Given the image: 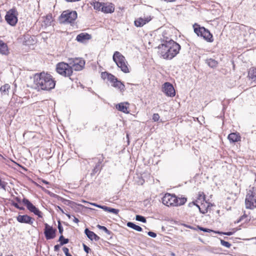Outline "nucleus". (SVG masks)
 Segmentation results:
<instances>
[{
  "label": "nucleus",
  "instance_id": "f257e3e1",
  "mask_svg": "<svg viewBox=\"0 0 256 256\" xmlns=\"http://www.w3.org/2000/svg\"><path fill=\"white\" fill-rule=\"evenodd\" d=\"M34 83L38 90L49 91L54 88L56 81L50 73L43 71L34 74Z\"/></svg>",
  "mask_w": 256,
  "mask_h": 256
},
{
  "label": "nucleus",
  "instance_id": "f03ea898",
  "mask_svg": "<svg viewBox=\"0 0 256 256\" xmlns=\"http://www.w3.org/2000/svg\"><path fill=\"white\" fill-rule=\"evenodd\" d=\"M180 50V45L170 40L166 41L158 46V53L164 58L170 60L179 53Z\"/></svg>",
  "mask_w": 256,
  "mask_h": 256
},
{
  "label": "nucleus",
  "instance_id": "7ed1b4c3",
  "mask_svg": "<svg viewBox=\"0 0 256 256\" xmlns=\"http://www.w3.org/2000/svg\"><path fill=\"white\" fill-rule=\"evenodd\" d=\"M112 59L123 72L129 73L130 72V66L125 57L120 52L118 51L115 52L113 54Z\"/></svg>",
  "mask_w": 256,
  "mask_h": 256
},
{
  "label": "nucleus",
  "instance_id": "20e7f679",
  "mask_svg": "<svg viewBox=\"0 0 256 256\" xmlns=\"http://www.w3.org/2000/svg\"><path fill=\"white\" fill-rule=\"evenodd\" d=\"M186 202V198H178L174 194H166L162 198L164 204L166 206H178L184 204Z\"/></svg>",
  "mask_w": 256,
  "mask_h": 256
},
{
  "label": "nucleus",
  "instance_id": "39448f33",
  "mask_svg": "<svg viewBox=\"0 0 256 256\" xmlns=\"http://www.w3.org/2000/svg\"><path fill=\"white\" fill-rule=\"evenodd\" d=\"M91 4L94 10L104 14H112L115 10L114 5L111 2H102L95 0Z\"/></svg>",
  "mask_w": 256,
  "mask_h": 256
},
{
  "label": "nucleus",
  "instance_id": "423d86ee",
  "mask_svg": "<svg viewBox=\"0 0 256 256\" xmlns=\"http://www.w3.org/2000/svg\"><path fill=\"white\" fill-rule=\"evenodd\" d=\"M194 32L198 36L204 38L206 42H212L214 41L212 34L209 30L203 26H200L198 24L193 25Z\"/></svg>",
  "mask_w": 256,
  "mask_h": 256
},
{
  "label": "nucleus",
  "instance_id": "0eeeda50",
  "mask_svg": "<svg viewBox=\"0 0 256 256\" xmlns=\"http://www.w3.org/2000/svg\"><path fill=\"white\" fill-rule=\"evenodd\" d=\"M56 72L60 76L69 78L71 79L70 76L73 74V70L72 66L64 62H60L56 64Z\"/></svg>",
  "mask_w": 256,
  "mask_h": 256
},
{
  "label": "nucleus",
  "instance_id": "6e6552de",
  "mask_svg": "<svg viewBox=\"0 0 256 256\" xmlns=\"http://www.w3.org/2000/svg\"><path fill=\"white\" fill-rule=\"evenodd\" d=\"M77 18L76 11L66 10L64 11L59 17V21L62 24H72Z\"/></svg>",
  "mask_w": 256,
  "mask_h": 256
},
{
  "label": "nucleus",
  "instance_id": "1a4fd4ad",
  "mask_svg": "<svg viewBox=\"0 0 256 256\" xmlns=\"http://www.w3.org/2000/svg\"><path fill=\"white\" fill-rule=\"evenodd\" d=\"M246 208L254 209L256 208V189L252 187L249 190L246 195L245 200Z\"/></svg>",
  "mask_w": 256,
  "mask_h": 256
},
{
  "label": "nucleus",
  "instance_id": "9d476101",
  "mask_svg": "<svg viewBox=\"0 0 256 256\" xmlns=\"http://www.w3.org/2000/svg\"><path fill=\"white\" fill-rule=\"evenodd\" d=\"M18 13L16 8L9 10L5 16L6 22L12 26H15L18 22Z\"/></svg>",
  "mask_w": 256,
  "mask_h": 256
},
{
  "label": "nucleus",
  "instance_id": "9b49d317",
  "mask_svg": "<svg viewBox=\"0 0 256 256\" xmlns=\"http://www.w3.org/2000/svg\"><path fill=\"white\" fill-rule=\"evenodd\" d=\"M70 64L72 66V70H81L85 65V60L82 58H75L69 59Z\"/></svg>",
  "mask_w": 256,
  "mask_h": 256
},
{
  "label": "nucleus",
  "instance_id": "f8f14e48",
  "mask_svg": "<svg viewBox=\"0 0 256 256\" xmlns=\"http://www.w3.org/2000/svg\"><path fill=\"white\" fill-rule=\"evenodd\" d=\"M162 90L167 96L174 97L176 96L174 88L169 82H166L162 85Z\"/></svg>",
  "mask_w": 256,
  "mask_h": 256
},
{
  "label": "nucleus",
  "instance_id": "ddd939ff",
  "mask_svg": "<svg viewBox=\"0 0 256 256\" xmlns=\"http://www.w3.org/2000/svg\"><path fill=\"white\" fill-rule=\"evenodd\" d=\"M22 202L26 205L28 210L38 216L39 218H42V212L30 202L28 199L24 198Z\"/></svg>",
  "mask_w": 256,
  "mask_h": 256
},
{
  "label": "nucleus",
  "instance_id": "4468645a",
  "mask_svg": "<svg viewBox=\"0 0 256 256\" xmlns=\"http://www.w3.org/2000/svg\"><path fill=\"white\" fill-rule=\"evenodd\" d=\"M44 225V233L46 238L47 240L54 239L56 236V228H54L47 223H45Z\"/></svg>",
  "mask_w": 256,
  "mask_h": 256
},
{
  "label": "nucleus",
  "instance_id": "2eb2a0df",
  "mask_svg": "<svg viewBox=\"0 0 256 256\" xmlns=\"http://www.w3.org/2000/svg\"><path fill=\"white\" fill-rule=\"evenodd\" d=\"M152 19V18L150 16H148L144 18L140 17L134 20V24L136 27H142L150 22Z\"/></svg>",
  "mask_w": 256,
  "mask_h": 256
},
{
  "label": "nucleus",
  "instance_id": "dca6fc26",
  "mask_svg": "<svg viewBox=\"0 0 256 256\" xmlns=\"http://www.w3.org/2000/svg\"><path fill=\"white\" fill-rule=\"evenodd\" d=\"M100 76L103 80H107L110 82L111 84L114 82V81L118 78L114 75L107 72H102L100 74Z\"/></svg>",
  "mask_w": 256,
  "mask_h": 256
},
{
  "label": "nucleus",
  "instance_id": "f3484780",
  "mask_svg": "<svg viewBox=\"0 0 256 256\" xmlns=\"http://www.w3.org/2000/svg\"><path fill=\"white\" fill-rule=\"evenodd\" d=\"M16 220L20 223H25L30 224H32L33 223L32 218L26 214L18 215L16 217Z\"/></svg>",
  "mask_w": 256,
  "mask_h": 256
},
{
  "label": "nucleus",
  "instance_id": "a211bd4d",
  "mask_svg": "<svg viewBox=\"0 0 256 256\" xmlns=\"http://www.w3.org/2000/svg\"><path fill=\"white\" fill-rule=\"evenodd\" d=\"M91 38L92 36L86 32H82L78 34L76 37V40L82 43L85 42Z\"/></svg>",
  "mask_w": 256,
  "mask_h": 256
},
{
  "label": "nucleus",
  "instance_id": "6ab92c4d",
  "mask_svg": "<svg viewBox=\"0 0 256 256\" xmlns=\"http://www.w3.org/2000/svg\"><path fill=\"white\" fill-rule=\"evenodd\" d=\"M35 43L36 42L32 36L28 34H24V40L22 42L24 45L30 46L34 45Z\"/></svg>",
  "mask_w": 256,
  "mask_h": 256
},
{
  "label": "nucleus",
  "instance_id": "aec40b11",
  "mask_svg": "<svg viewBox=\"0 0 256 256\" xmlns=\"http://www.w3.org/2000/svg\"><path fill=\"white\" fill-rule=\"evenodd\" d=\"M130 105V104L128 102H120L116 104V110L121 112H128V110Z\"/></svg>",
  "mask_w": 256,
  "mask_h": 256
},
{
  "label": "nucleus",
  "instance_id": "412c9836",
  "mask_svg": "<svg viewBox=\"0 0 256 256\" xmlns=\"http://www.w3.org/2000/svg\"><path fill=\"white\" fill-rule=\"evenodd\" d=\"M112 86L118 90L122 93H123L126 90L124 84L118 78L114 81V82L112 84Z\"/></svg>",
  "mask_w": 256,
  "mask_h": 256
},
{
  "label": "nucleus",
  "instance_id": "4be33fe9",
  "mask_svg": "<svg viewBox=\"0 0 256 256\" xmlns=\"http://www.w3.org/2000/svg\"><path fill=\"white\" fill-rule=\"evenodd\" d=\"M84 233L86 235L87 237L91 240H94L96 242H98L100 239V238L98 235L94 234L93 232L89 230L88 228L85 229Z\"/></svg>",
  "mask_w": 256,
  "mask_h": 256
},
{
  "label": "nucleus",
  "instance_id": "5701e85b",
  "mask_svg": "<svg viewBox=\"0 0 256 256\" xmlns=\"http://www.w3.org/2000/svg\"><path fill=\"white\" fill-rule=\"evenodd\" d=\"M0 53L6 55L9 53L7 44L2 40H0Z\"/></svg>",
  "mask_w": 256,
  "mask_h": 256
},
{
  "label": "nucleus",
  "instance_id": "b1692460",
  "mask_svg": "<svg viewBox=\"0 0 256 256\" xmlns=\"http://www.w3.org/2000/svg\"><path fill=\"white\" fill-rule=\"evenodd\" d=\"M10 90V86L6 84L2 86L0 88V91L3 95H8Z\"/></svg>",
  "mask_w": 256,
  "mask_h": 256
},
{
  "label": "nucleus",
  "instance_id": "393cba45",
  "mask_svg": "<svg viewBox=\"0 0 256 256\" xmlns=\"http://www.w3.org/2000/svg\"><path fill=\"white\" fill-rule=\"evenodd\" d=\"M206 63L212 68H216L218 64V62L212 58H207Z\"/></svg>",
  "mask_w": 256,
  "mask_h": 256
},
{
  "label": "nucleus",
  "instance_id": "a878e982",
  "mask_svg": "<svg viewBox=\"0 0 256 256\" xmlns=\"http://www.w3.org/2000/svg\"><path fill=\"white\" fill-rule=\"evenodd\" d=\"M43 22L46 26H50L53 21L52 16L51 14H47L45 16L43 17Z\"/></svg>",
  "mask_w": 256,
  "mask_h": 256
},
{
  "label": "nucleus",
  "instance_id": "bb28decb",
  "mask_svg": "<svg viewBox=\"0 0 256 256\" xmlns=\"http://www.w3.org/2000/svg\"><path fill=\"white\" fill-rule=\"evenodd\" d=\"M240 137L236 133H231L228 136V139L230 142H237L240 140Z\"/></svg>",
  "mask_w": 256,
  "mask_h": 256
},
{
  "label": "nucleus",
  "instance_id": "cd10ccee",
  "mask_svg": "<svg viewBox=\"0 0 256 256\" xmlns=\"http://www.w3.org/2000/svg\"><path fill=\"white\" fill-rule=\"evenodd\" d=\"M248 76L250 78L256 82V68H252L248 72Z\"/></svg>",
  "mask_w": 256,
  "mask_h": 256
},
{
  "label": "nucleus",
  "instance_id": "c85d7f7f",
  "mask_svg": "<svg viewBox=\"0 0 256 256\" xmlns=\"http://www.w3.org/2000/svg\"><path fill=\"white\" fill-rule=\"evenodd\" d=\"M126 226L138 232H142V228L140 226H138L132 222H127Z\"/></svg>",
  "mask_w": 256,
  "mask_h": 256
},
{
  "label": "nucleus",
  "instance_id": "c756f323",
  "mask_svg": "<svg viewBox=\"0 0 256 256\" xmlns=\"http://www.w3.org/2000/svg\"><path fill=\"white\" fill-rule=\"evenodd\" d=\"M58 241L60 242V245L63 246L68 244L69 242V240L68 238H65L62 234L59 238Z\"/></svg>",
  "mask_w": 256,
  "mask_h": 256
},
{
  "label": "nucleus",
  "instance_id": "7c9ffc66",
  "mask_svg": "<svg viewBox=\"0 0 256 256\" xmlns=\"http://www.w3.org/2000/svg\"><path fill=\"white\" fill-rule=\"evenodd\" d=\"M97 227L101 230H104L106 234L110 235L112 234V232L108 230L106 226H102L100 224L97 226Z\"/></svg>",
  "mask_w": 256,
  "mask_h": 256
},
{
  "label": "nucleus",
  "instance_id": "2f4dec72",
  "mask_svg": "<svg viewBox=\"0 0 256 256\" xmlns=\"http://www.w3.org/2000/svg\"><path fill=\"white\" fill-rule=\"evenodd\" d=\"M136 220L137 221L141 222L144 223H146V218L140 215H136Z\"/></svg>",
  "mask_w": 256,
  "mask_h": 256
},
{
  "label": "nucleus",
  "instance_id": "473e14b6",
  "mask_svg": "<svg viewBox=\"0 0 256 256\" xmlns=\"http://www.w3.org/2000/svg\"><path fill=\"white\" fill-rule=\"evenodd\" d=\"M220 244L222 246L227 248H230L231 246V244L228 242H226L223 240H220Z\"/></svg>",
  "mask_w": 256,
  "mask_h": 256
},
{
  "label": "nucleus",
  "instance_id": "72a5a7b5",
  "mask_svg": "<svg viewBox=\"0 0 256 256\" xmlns=\"http://www.w3.org/2000/svg\"><path fill=\"white\" fill-rule=\"evenodd\" d=\"M108 212H112L115 214H118L119 212V210L109 207Z\"/></svg>",
  "mask_w": 256,
  "mask_h": 256
},
{
  "label": "nucleus",
  "instance_id": "f704fd0d",
  "mask_svg": "<svg viewBox=\"0 0 256 256\" xmlns=\"http://www.w3.org/2000/svg\"><path fill=\"white\" fill-rule=\"evenodd\" d=\"M58 232H59V233L61 234V235L62 234V232H63V231H64V229H63V227L62 226L61 224V223L60 222V221H58Z\"/></svg>",
  "mask_w": 256,
  "mask_h": 256
},
{
  "label": "nucleus",
  "instance_id": "c9c22d12",
  "mask_svg": "<svg viewBox=\"0 0 256 256\" xmlns=\"http://www.w3.org/2000/svg\"><path fill=\"white\" fill-rule=\"evenodd\" d=\"M60 200L63 204H66V205H69L72 202V201L67 200L62 198H60Z\"/></svg>",
  "mask_w": 256,
  "mask_h": 256
},
{
  "label": "nucleus",
  "instance_id": "e433bc0d",
  "mask_svg": "<svg viewBox=\"0 0 256 256\" xmlns=\"http://www.w3.org/2000/svg\"><path fill=\"white\" fill-rule=\"evenodd\" d=\"M60 200L63 204H66V205H69L72 202V201L67 200L62 198H60Z\"/></svg>",
  "mask_w": 256,
  "mask_h": 256
},
{
  "label": "nucleus",
  "instance_id": "4c0bfd02",
  "mask_svg": "<svg viewBox=\"0 0 256 256\" xmlns=\"http://www.w3.org/2000/svg\"><path fill=\"white\" fill-rule=\"evenodd\" d=\"M62 250H63V252H64L66 256H72V254H70V253H69V250H68V248H66V247H64L62 248Z\"/></svg>",
  "mask_w": 256,
  "mask_h": 256
},
{
  "label": "nucleus",
  "instance_id": "58836bf2",
  "mask_svg": "<svg viewBox=\"0 0 256 256\" xmlns=\"http://www.w3.org/2000/svg\"><path fill=\"white\" fill-rule=\"evenodd\" d=\"M152 119L155 122H158L160 120V116L158 114V113H154L152 116Z\"/></svg>",
  "mask_w": 256,
  "mask_h": 256
},
{
  "label": "nucleus",
  "instance_id": "ea45409f",
  "mask_svg": "<svg viewBox=\"0 0 256 256\" xmlns=\"http://www.w3.org/2000/svg\"><path fill=\"white\" fill-rule=\"evenodd\" d=\"M198 228L202 230V231H203L204 232H210L211 231H212V230H210V229H208V228H202V227H200V226H198Z\"/></svg>",
  "mask_w": 256,
  "mask_h": 256
},
{
  "label": "nucleus",
  "instance_id": "a19ab883",
  "mask_svg": "<svg viewBox=\"0 0 256 256\" xmlns=\"http://www.w3.org/2000/svg\"><path fill=\"white\" fill-rule=\"evenodd\" d=\"M83 247H84V252L87 254H88L90 252V248L84 244H83Z\"/></svg>",
  "mask_w": 256,
  "mask_h": 256
},
{
  "label": "nucleus",
  "instance_id": "79ce46f5",
  "mask_svg": "<svg viewBox=\"0 0 256 256\" xmlns=\"http://www.w3.org/2000/svg\"><path fill=\"white\" fill-rule=\"evenodd\" d=\"M148 234L150 236L152 237V238H156V234L153 232H148Z\"/></svg>",
  "mask_w": 256,
  "mask_h": 256
},
{
  "label": "nucleus",
  "instance_id": "37998d69",
  "mask_svg": "<svg viewBox=\"0 0 256 256\" xmlns=\"http://www.w3.org/2000/svg\"><path fill=\"white\" fill-rule=\"evenodd\" d=\"M218 233H219V234H224L227 235V236H231V235L233 234L234 232H218Z\"/></svg>",
  "mask_w": 256,
  "mask_h": 256
},
{
  "label": "nucleus",
  "instance_id": "c03bdc74",
  "mask_svg": "<svg viewBox=\"0 0 256 256\" xmlns=\"http://www.w3.org/2000/svg\"><path fill=\"white\" fill-rule=\"evenodd\" d=\"M108 208L109 207L105 206H101L100 208L104 210L106 212H108Z\"/></svg>",
  "mask_w": 256,
  "mask_h": 256
},
{
  "label": "nucleus",
  "instance_id": "a18cd8bd",
  "mask_svg": "<svg viewBox=\"0 0 256 256\" xmlns=\"http://www.w3.org/2000/svg\"><path fill=\"white\" fill-rule=\"evenodd\" d=\"M60 244H56V245H55L54 246V250L55 252H58L59 250H60Z\"/></svg>",
  "mask_w": 256,
  "mask_h": 256
},
{
  "label": "nucleus",
  "instance_id": "49530a36",
  "mask_svg": "<svg viewBox=\"0 0 256 256\" xmlns=\"http://www.w3.org/2000/svg\"><path fill=\"white\" fill-rule=\"evenodd\" d=\"M90 204L92 205V206H96L97 208H100L101 205L98 204H97L90 202Z\"/></svg>",
  "mask_w": 256,
  "mask_h": 256
},
{
  "label": "nucleus",
  "instance_id": "de8ad7c7",
  "mask_svg": "<svg viewBox=\"0 0 256 256\" xmlns=\"http://www.w3.org/2000/svg\"><path fill=\"white\" fill-rule=\"evenodd\" d=\"M73 217V221L76 223H78L79 222V220L78 218H76L74 216H72Z\"/></svg>",
  "mask_w": 256,
  "mask_h": 256
},
{
  "label": "nucleus",
  "instance_id": "09e8293b",
  "mask_svg": "<svg viewBox=\"0 0 256 256\" xmlns=\"http://www.w3.org/2000/svg\"><path fill=\"white\" fill-rule=\"evenodd\" d=\"M12 205L13 206H14L16 208H19V205L17 203H16V202H12Z\"/></svg>",
  "mask_w": 256,
  "mask_h": 256
},
{
  "label": "nucleus",
  "instance_id": "8fccbe9b",
  "mask_svg": "<svg viewBox=\"0 0 256 256\" xmlns=\"http://www.w3.org/2000/svg\"><path fill=\"white\" fill-rule=\"evenodd\" d=\"M0 187H1L2 188L4 189L5 188V184H4L2 183V180H0Z\"/></svg>",
  "mask_w": 256,
  "mask_h": 256
},
{
  "label": "nucleus",
  "instance_id": "3c124183",
  "mask_svg": "<svg viewBox=\"0 0 256 256\" xmlns=\"http://www.w3.org/2000/svg\"><path fill=\"white\" fill-rule=\"evenodd\" d=\"M56 210H60L62 213L64 214L63 210L59 206H56Z\"/></svg>",
  "mask_w": 256,
  "mask_h": 256
},
{
  "label": "nucleus",
  "instance_id": "603ef678",
  "mask_svg": "<svg viewBox=\"0 0 256 256\" xmlns=\"http://www.w3.org/2000/svg\"><path fill=\"white\" fill-rule=\"evenodd\" d=\"M14 199L16 200L18 202H21V200L20 198L18 197H15L14 198Z\"/></svg>",
  "mask_w": 256,
  "mask_h": 256
},
{
  "label": "nucleus",
  "instance_id": "864d4df0",
  "mask_svg": "<svg viewBox=\"0 0 256 256\" xmlns=\"http://www.w3.org/2000/svg\"><path fill=\"white\" fill-rule=\"evenodd\" d=\"M101 157H102V159L100 158L99 160H98V163L99 164L102 163V160H103L104 158L103 157V155L102 154L101 155Z\"/></svg>",
  "mask_w": 256,
  "mask_h": 256
},
{
  "label": "nucleus",
  "instance_id": "5fc2aeb1",
  "mask_svg": "<svg viewBox=\"0 0 256 256\" xmlns=\"http://www.w3.org/2000/svg\"><path fill=\"white\" fill-rule=\"evenodd\" d=\"M66 214V216L69 218H70L72 216L68 214Z\"/></svg>",
  "mask_w": 256,
  "mask_h": 256
},
{
  "label": "nucleus",
  "instance_id": "6e6d98bb",
  "mask_svg": "<svg viewBox=\"0 0 256 256\" xmlns=\"http://www.w3.org/2000/svg\"><path fill=\"white\" fill-rule=\"evenodd\" d=\"M18 209H19L20 210H24V207H20L19 206V208H18Z\"/></svg>",
  "mask_w": 256,
  "mask_h": 256
},
{
  "label": "nucleus",
  "instance_id": "4d7b16f0",
  "mask_svg": "<svg viewBox=\"0 0 256 256\" xmlns=\"http://www.w3.org/2000/svg\"><path fill=\"white\" fill-rule=\"evenodd\" d=\"M99 165H97L96 166V167L94 168V172H96V169L98 168V166Z\"/></svg>",
  "mask_w": 256,
  "mask_h": 256
},
{
  "label": "nucleus",
  "instance_id": "13d9d810",
  "mask_svg": "<svg viewBox=\"0 0 256 256\" xmlns=\"http://www.w3.org/2000/svg\"><path fill=\"white\" fill-rule=\"evenodd\" d=\"M196 206L198 208H199L200 210V206H198V205H196Z\"/></svg>",
  "mask_w": 256,
  "mask_h": 256
},
{
  "label": "nucleus",
  "instance_id": "bf43d9fd",
  "mask_svg": "<svg viewBox=\"0 0 256 256\" xmlns=\"http://www.w3.org/2000/svg\"><path fill=\"white\" fill-rule=\"evenodd\" d=\"M126 137H127L128 138V134H126Z\"/></svg>",
  "mask_w": 256,
  "mask_h": 256
},
{
  "label": "nucleus",
  "instance_id": "052dcab7",
  "mask_svg": "<svg viewBox=\"0 0 256 256\" xmlns=\"http://www.w3.org/2000/svg\"><path fill=\"white\" fill-rule=\"evenodd\" d=\"M13 256L10 254V255H8V256Z\"/></svg>",
  "mask_w": 256,
  "mask_h": 256
},
{
  "label": "nucleus",
  "instance_id": "680f3d73",
  "mask_svg": "<svg viewBox=\"0 0 256 256\" xmlns=\"http://www.w3.org/2000/svg\"><path fill=\"white\" fill-rule=\"evenodd\" d=\"M202 198H204V196H202Z\"/></svg>",
  "mask_w": 256,
  "mask_h": 256
},
{
  "label": "nucleus",
  "instance_id": "e2e57ef3",
  "mask_svg": "<svg viewBox=\"0 0 256 256\" xmlns=\"http://www.w3.org/2000/svg\"><path fill=\"white\" fill-rule=\"evenodd\" d=\"M0 156H2V155L0 154Z\"/></svg>",
  "mask_w": 256,
  "mask_h": 256
}]
</instances>
